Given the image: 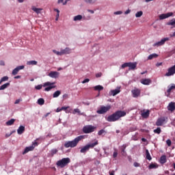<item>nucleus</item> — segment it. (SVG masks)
Listing matches in <instances>:
<instances>
[{
	"instance_id": "22",
	"label": "nucleus",
	"mask_w": 175,
	"mask_h": 175,
	"mask_svg": "<svg viewBox=\"0 0 175 175\" xmlns=\"http://www.w3.org/2000/svg\"><path fill=\"white\" fill-rule=\"evenodd\" d=\"M173 90H175V85L174 84H172L171 85L168 86V89L167 90V92L168 95H170V92H172V91H173Z\"/></svg>"
},
{
	"instance_id": "24",
	"label": "nucleus",
	"mask_w": 175,
	"mask_h": 175,
	"mask_svg": "<svg viewBox=\"0 0 175 175\" xmlns=\"http://www.w3.org/2000/svg\"><path fill=\"white\" fill-rule=\"evenodd\" d=\"M31 10H33L35 12V13H36L37 14H40V12H42V10H43V9H42V8H37L36 7H32Z\"/></svg>"
},
{
	"instance_id": "20",
	"label": "nucleus",
	"mask_w": 175,
	"mask_h": 175,
	"mask_svg": "<svg viewBox=\"0 0 175 175\" xmlns=\"http://www.w3.org/2000/svg\"><path fill=\"white\" fill-rule=\"evenodd\" d=\"M25 131V127L24 126H20L17 130L18 135H23Z\"/></svg>"
},
{
	"instance_id": "44",
	"label": "nucleus",
	"mask_w": 175,
	"mask_h": 175,
	"mask_svg": "<svg viewBox=\"0 0 175 175\" xmlns=\"http://www.w3.org/2000/svg\"><path fill=\"white\" fill-rule=\"evenodd\" d=\"M105 130H103V129H101V130H100L98 132V136H102V135H103V133H105Z\"/></svg>"
},
{
	"instance_id": "5",
	"label": "nucleus",
	"mask_w": 175,
	"mask_h": 175,
	"mask_svg": "<svg viewBox=\"0 0 175 175\" xmlns=\"http://www.w3.org/2000/svg\"><path fill=\"white\" fill-rule=\"evenodd\" d=\"M96 129V126L92 125H86L83 126L82 131L83 133H92V132H95Z\"/></svg>"
},
{
	"instance_id": "53",
	"label": "nucleus",
	"mask_w": 175,
	"mask_h": 175,
	"mask_svg": "<svg viewBox=\"0 0 175 175\" xmlns=\"http://www.w3.org/2000/svg\"><path fill=\"white\" fill-rule=\"evenodd\" d=\"M133 165L135 166V167H139V166H140V164L137 162H135L133 163Z\"/></svg>"
},
{
	"instance_id": "31",
	"label": "nucleus",
	"mask_w": 175,
	"mask_h": 175,
	"mask_svg": "<svg viewBox=\"0 0 175 175\" xmlns=\"http://www.w3.org/2000/svg\"><path fill=\"white\" fill-rule=\"evenodd\" d=\"M59 95H61V91L57 90L56 92H55L53 93V98H58V96H59Z\"/></svg>"
},
{
	"instance_id": "35",
	"label": "nucleus",
	"mask_w": 175,
	"mask_h": 175,
	"mask_svg": "<svg viewBox=\"0 0 175 175\" xmlns=\"http://www.w3.org/2000/svg\"><path fill=\"white\" fill-rule=\"evenodd\" d=\"M83 18V16L77 15L74 17V21H80Z\"/></svg>"
},
{
	"instance_id": "33",
	"label": "nucleus",
	"mask_w": 175,
	"mask_h": 175,
	"mask_svg": "<svg viewBox=\"0 0 175 175\" xmlns=\"http://www.w3.org/2000/svg\"><path fill=\"white\" fill-rule=\"evenodd\" d=\"M15 121H16V120L11 119V120H8V122H6V125H8V126H10V125H13V124H14Z\"/></svg>"
},
{
	"instance_id": "15",
	"label": "nucleus",
	"mask_w": 175,
	"mask_h": 175,
	"mask_svg": "<svg viewBox=\"0 0 175 175\" xmlns=\"http://www.w3.org/2000/svg\"><path fill=\"white\" fill-rule=\"evenodd\" d=\"M24 68H25L24 66H17L16 68H14L12 70V74L13 75V76H16V75H17L18 73V72H20V70H22V69H24Z\"/></svg>"
},
{
	"instance_id": "63",
	"label": "nucleus",
	"mask_w": 175,
	"mask_h": 175,
	"mask_svg": "<svg viewBox=\"0 0 175 175\" xmlns=\"http://www.w3.org/2000/svg\"><path fill=\"white\" fill-rule=\"evenodd\" d=\"M55 12H57V14H59V10L58 9H55Z\"/></svg>"
},
{
	"instance_id": "61",
	"label": "nucleus",
	"mask_w": 175,
	"mask_h": 175,
	"mask_svg": "<svg viewBox=\"0 0 175 175\" xmlns=\"http://www.w3.org/2000/svg\"><path fill=\"white\" fill-rule=\"evenodd\" d=\"M0 65H1L2 66H5V62L1 61L0 62Z\"/></svg>"
},
{
	"instance_id": "18",
	"label": "nucleus",
	"mask_w": 175,
	"mask_h": 175,
	"mask_svg": "<svg viewBox=\"0 0 175 175\" xmlns=\"http://www.w3.org/2000/svg\"><path fill=\"white\" fill-rule=\"evenodd\" d=\"M142 84H144V85H150L151 84V79H143L141 80Z\"/></svg>"
},
{
	"instance_id": "50",
	"label": "nucleus",
	"mask_w": 175,
	"mask_h": 175,
	"mask_svg": "<svg viewBox=\"0 0 175 175\" xmlns=\"http://www.w3.org/2000/svg\"><path fill=\"white\" fill-rule=\"evenodd\" d=\"M90 79H85L82 81V84H85V83H89Z\"/></svg>"
},
{
	"instance_id": "14",
	"label": "nucleus",
	"mask_w": 175,
	"mask_h": 175,
	"mask_svg": "<svg viewBox=\"0 0 175 175\" xmlns=\"http://www.w3.org/2000/svg\"><path fill=\"white\" fill-rule=\"evenodd\" d=\"M174 73H175V65L168 68V72L165 74V76L169 77V76H173Z\"/></svg>"
},
{
	"instance_id": "64",
	"label": "nucleus",
	"mask_w": 175,
	"mask_h": 175,
	"mask_svg": "<svg viewBox=\"0 0 175 175\" xmlns=\"http://www.w3.org/2000/svg\"><path fill=\"white\" fill-rule=\"evenodd\" d=\"M109 175H114V171H111V172H109Z\"/></svg>"
},
{
	"instance_id": "36",
	"label": "nucleus",
	"mask_w": 175,
	"mask_h": 175,
	"mask_svg": "<svg viewBox=\"0 0 175 175\" xmlns=\"http://www.w3.org/2000/svg\"><path fill=\"white\" fill-rule=\"evenodd\" d=\"M76 113L79 114V116H81V111H80V109L77 108L75 109L72 111V114H76Z\"/></svg>"
},
{
	"instance_id": "46",
	"label": "nucleus",
	"mask_w": 175,
	"mask_h": 175,
	"mask_svg": "<svg viewBox=\"0 0 175 175\" xmlns=\"http://www.w3.org/2000/svg\"><path fill=\"white\" fill-rule=\"evenodd\" d=\"M166 143H167V146L168 147H170V146H172V140H170V139H167Z\"/></svg>"
},
{
	"instance_id": "1",
	"label": "nucleus",
	"mask_w": 175,
	"mask_h": 175,
	"mask_svg": "<svg viewBox=\"0 0 175 175\" xmlns=\"http://www.w3.org/2000/svg\"><path fill=\"white\" fill-rule=\"evenodd\" d=\"M125 116H126V112L124 111H117L112 115L109 116L107 121H108V122H116V121H118V120L122 117H125Z\"/></svg>"
},
{
	"instance_id": "54",
	"label": "nucleus",
	"mask_w": 175,
	"mask_h": 175,
	"mask_svg": "<svg viewBox=\"0 0 175 175\" xmlns=\"http://www.w3.org/2000/svg\"><path fill=\"white\" fill-rule=\"evenodd\" d=\"M20 102H21V99H17V100H16L14 104L15 105H18V103H20Z\"/></svg>"
},
{
	"instance_id": "13",
	"label": "nucleus",
	"mask_w": 175,
	"mask_h": 175,
	"mask_svg": "<svg viewBox=\"0 0 175 175\" xmlns=\"http://www.w3.org/2000/svg\"><path fill=\"white\" fill-rule=\"evenodd\" d=\"M133 98H139L140 96V89L135 88L131 91Z\"/></svg>"
},
{
	"instance_id": "27",
	"label": "nucleus",
	"mask_w": 175,
	"mask_h": 175,
	"mask_svg": "<svg viewBox=\"0 0 175 175\" xmlns=\"http://www.w3.org/2000/svg\"><path fill=\"white\" fill-rule=\"evenodd\" d=\"M9 85H10V83H6L3 85H2L1 87H0V91H2L3 90H6V88L7 87H9Z\"/></svg>"
},
{
	"instance_id": "48",
	"label": "nucleus",
	"mask_w": 175,
	"mask_h": 175,
	"mask_svg": "<svg viewBox=\"0 0 175 175\" xmlns=\"http://www.w3.org/2000/svg\"><path fill=\"white\" fill-rule=\"evenodd\" d=\"M95 1L96 0H85V2H87V3H95Z\"/></svg>"
},
{
	"instance_id": "17",
	"label": "nucleus",
	"mask_w": 175,
	"mask_h": 175,
	"mask_svg": "<svg viewBox=\"0 0 175 175\" xmlns=\"http://www.w3.org/2000/svg\"><path fill=\"white\" fill-rule=\"evenodd\" d=\"M62 55H65L66 54H70L72 53V49L68 47H66L65 49H62Z\"/></svg>"
},
{
	"instance_id": "9",
	"label": "nucleus",
	"mask_w": 175,
	"mask_h": 175,
	"mask_svg": "<svg viewBox=\"0 0 175 175\" xmlns=\"http://www.w3.org/2000/svg\"><path fill=\"white\" fill-rule=\"evenodd\" d=\"M168 40H170V38H164L161 40V41H159L153 44L154 47H159V46H163L166 42H168Z\"/></svg>"
},
{
	"instance_id": "26",
	"label": "nucleus",
	"mask_w": 175,
	"mask_h": 175,
	"mask_svg": "<svg viewBox=\"0 0 175 175\" xmlns=\"http://www.w3.org/2000/svg\"><path fill=\"white\" fill-rule=\"evenodd\" d=\"M94 91H102L103 90V86L98 85L94 87Z\"/></svg>"
},
{
	"instance_id": "7",
	"label": "nucleus",
	"mask_w": 175,
	"mask_h": 175,
	"mask_svg": "<svg viewBox=\"0 0 175 175\" xmlns=\"http://www.w3.org/2000/svg\"><path fill=\"white\" fill-rule=\"evenodd\" d=\"M36 146H38V142H33L31 146L26 147L25 148L24 151L23 152V155H25V154L29 152V151H33Z\"/></svg>"
},
{
	"instance_id": "55",
	"label": "nucleus",
	"mask_w": 175,
	"mask_h": 175,
	"mask_svg": "<svg viewBox=\"0 0 175 175\" xmlns=\"http://www.w3.org/2000/svg\"><path fill=\"white\" fill-rule=\"evenodd\" d=\"M102 77V72L96 74V77Z\"/></svg>"
},
{
	"instance_id": "28",
	"label": "nucleus",
	"mask_w": 175,
	"mask_h": 175,
	"mask_svg": "<svg viewBox=\"0 0 175 175\" xmlns=\"http://www.w3.org/2000/svg\"><path fill=\"white\" fill-rule=\"evenodd\" d=\"M27 65H29V66L38 65V62L36 61V60L29 61V62H27Z\"/></svg>"
},
{
	"instance_id": "45",
	"label": "nucleus",
	"mask_w": 175,
	"mask_h": 175,
	"mask_svg": "<svg viewBox=\"0 0 175 175\" xmlns=\"http://www.w3.org/2000/svg\"><path fill=\"white\" fill-rule=\"evenodd\" d=\"M57 152H58V150L57 149H53L51 150V155H55V154H57Z\"/></svg>"
},
{
	"instance_id": "16",
	"label": "nucleus",
	"mask_w": 175,
	"mask_h": 175,
	"mask_svg": "<svg viewBox=\"0 0 175 175\" xmlns=\"http://www.w3.org/2000/svg\"><path fill=\"white\" fill-rule=\"evenodd\" d=\"M136 66H137V63L129 62L128 68H129V70H134V69H136Z\"/></svg>"
},
{
	"instance_id": "60",
	"label": "nucleus",
	"mask_w": 175,
	"mask_h": 175,
	"mask_svg": "<svg viewBox=\"0 0 175 175\" xmlns=\"http://www.w3.org/2000/svg\"><path fill=\"white\" fill-rule=\"evenodd\" d=\"M58 18H59V14H57L56 15V18H55L56 21H58Z\"/></svg>"
},
{
	"instance_id": "51",
	"label": "nucleus",
	"mask_w": 175,
	"mask_h": 175,
	"mask_svg": "<svg viewBox=\"0 0 175 175\" xmlns=\"http://www.w3.org/2000/svg\"><path fill=\"white\" fill-rule=\"evenodd\" d=\"M68 98H69V95L68 94H64L63 95V98L64 99H68Z\"/></svg>"
},
{
	"instance_id": "19",
	"label": "nucleus",
	"mask_w": 175,
	"mask_h": 175,
	"mask_svg": "<svg viewBox=\"0 0 175 175\" xmlns=\"http://www.w3.org/2000/svg\"><path fill=\"white\" fill-rule=\"evenodd\" d=\"M167 110H169L170 111H174L175 103L171 102L167 106Z\"/></svg>"
},
{
	"instance_id": "23",
	"label": "nucleus",
	"mask_w": 175,
	"mask_h": 175,
	"mask_svg": "<svg viewBox=\"0 0 175 175\" xmlns=\"http://www.w3.org/2000/svg\"><path fill=\"white\" fill-rule=\"evenodd\" d=\"M142 116L143 118H148L150 117V111L147 110L142 113Z\"/></svg>"
},
{
	"instance_id": "47",
	"label": "nucleus",
	"mask_w": 175,
	"mask_h": 175,
	"mask_svg": "<svg viewBox=\"0 0 175 175\" xmlns=\"http://www.w3.org/2000/svg\"><path fill=\"white\" fill-rule=\"evenodd\" d=\"M129 66V62L128 63H124L122 65V68L124 69L125 68H128Z\"/></svg>"
},
{
	"instance_id": "32",
	"label": "nucleus",
	"mask_w": 175,
	"mask_h": 175,
	"mask_svg": "<svg viewBox=\"0 0 175 175\" xmlns=\"http://www.w3.org/2000/svg\"><path fill=\"white\" fill-rule=\"evenodd\" d=\"M167 25H172V27H175V18L172 19L169 22L167 23Z\"/></svg>"
},
{
	"instance_id": "62",
	"label": "nucleus",
	"mask_w": 175,
	"mask_h": 175,
	"mask_svg": "<svg viewBox=\"0 0 175 175\" xmlns=\"http://www.w3.org/2000/svg\"><path fill=\"white\" fill-rule=\"evenodd\" d=\"M14 79H21V76L20 75L16 76L14 77Z\"/></svg>"
},
{
	"instance_id": "37",
	"label": "nucleus",
	"mask_w": 175,
	"mask_h": 175,
	"mask_svg": "<svg viewBox=\"0 0 175 175\" xmlns=\"http://www.w3.org/2000/svg\"><path fill=\"white\" fill-rule=\"evenodd\" d=\"M37 103L38 105H40V106H42V105H44V99L40 98L38 100Z\"/></svg>"
},
{
	"instance_id": "29",
	"label": "nucleus",
	"mask_w": 175,
	"mask_h": 175,
	"mask_svg": "<svg viewBox=\"0 0 175 175\" xmlns=\"http://www.w3.org/2000/svg\"><path fill=\"white\" fill-rule=\"evenodd\" d=\"M153 58H158V54L152 53L148 57V59H153Z\"/></svg>"
},
{
	"instance_id": "10",
	"label": "nucleus",
	"mask_w": 175,
	"mask_h": 175,
	"mask_svg": "<svg viewBox=\"0 0 175 175\" xmlns=\"http://www.w3.org/2000/svg\"><path fill=\"white\" fill-rule=\"evenodd\" d=\"M166 120H167V118L165 117H161L157 119L156 122L157 126H162L163 124L166 122Z\"/></svg>"
},
{
	"instance_id": "39",
	"label": "nucleus",
	"mask_w": 175,
	"mask_h": 175,
	"mask_svg": "<svg viewBox=\"0 0 175 175\" xmlns=\"http://www.w3.org/2000/svg\"><path fill=\"white\" fill-rule=\"evenodd\" d=\"M8 80H9V77H3L1 78V79L0 80V85L2 84V83H3V81H8Z\"/></svg>"
},
{
	"instance_id": "34",
	"label": "nucleus",
	"mask_w": 175,
	"mask_h": 175,
	"mask_svg": "<svg viewBox=\"0 0 175 175\" xmlns=\"http://www.w3.org/2000/svg\"><path fill=\"white\" fill-rule=\"evenodd\" d=\"M146 159H148V161H151L152 158L151 157V154H150V152L148 151V150H146Z\"/></svg>"
},
{
	"instance_id": "52",
	"label": "nucleus",
	"mask_w": 175,
	"mask_h": 175,
	"mask_svg": "<svg viewBox=\"0 0 175 175\" xmlns=\"http://www.w3.org/2000/svg\"><path fill=\"white\" fill-rule=\"evenodd\" d=\"M115 15L122 14V11H118L113 13Z\"/></svg>"
},
{
	"instance_id": "4",
	"label": "nucleus",
	"mask_w": 175,
	"mask_h": 175,
	"mask_svg": "<svg viewBox=\"0 0 175 175\" xmlns=\"http://www.w3.org/2000/svg\"><path fill=\"white\" fill-rule=\"evenodd\" d=\"M98 144H99V142H98V140H96L94 143L88 144L81 148L80 152L81 154H85L87 151H90V148H94V147H95L96 146H98Z\"/></svg>"
},
{
	"instance_id": "11",
	"label": "nucleus",
	"mask_w": 175,
	"mask_h": 175,
	"mask_svg": "<svg viewBox=\"0 0 175 175\" xmlns=\"http://www.w3.org/2000/svg\"><path fill=\"white\" fill-rule=\"evenodd\" d=\"M173 16V12H167L166 14H162L159 16V20H165V18H169Z\"/></svg>"
},
{
	"instance_id": "41",
	"label": "nucleus",
	"mask_w": 175,
	"mask_h": 175,
	"mask_svg": "<svg viewBox=\"0 0 175 175\" xmlns=\"http://www.w3.org/2000/svg\"><path fill=\"white\" fill-rule=\"evenodd\" d=\"M161 132H162V131L161 130V127H157V129L154 130V133H157V135H159Z\"/></svg>"
},
{
	"instance_id": "8",
	"label": "nucleus",
	"mask_w": 175,
	"mask_h": 175,
	"mask_svg": "<svg viewBox=\"0 0 175 175\" xmlns=\"http://www.w3.org/2000/svg\"><path fill=\"white\" fill-rule=\"evenodd\" d=\"M110 109H111V106L110 105H107L106 107L101 106L100 108L98 110H97L96 113L98 114H105V113H107V111H109Z\"/></svg>"
},
{
	"instance_id": "59",
	"label": "nucleus",
	"mask_w": 175,
	"mask_h": 175,
	"mask_svg": "<svg viewBox=\"0 0 175 175\" xmlns=\"http://www.w3.org/2000/svg\"><path fill=\"white\" fill-rule=\"evenodd\" d=\"M59 111H62V109H61V108H57V109H56V112H57V113H59Z\"/></svg>"
},
{
	"instance_id": "57",
	"label": "nucleus",
	"mask_w": 175,
	"mask_h": 175,
	"mask_svg": "<svg viewBox=\"0 0 175 175\" xmlns=\"http://www.w3.org/2000/svg\"><path fill=\"white\" fill-rule=\"evenodd\" d=\"M88 12L89 13H91V14H94V10H88Z\"/></svg>"
},
{
	"instance_id": "40",
	"label": "nucleus",
	"mask_w": 175,
	"mask_h": 175,
	"mask_svg": "<svg viewBox=\"0 0 175 175\" xmlns=\"http://www.w3.org/2000/svg\"><path fill=\"white\" fill-rule=\"evenodd\" d=\"M118 156V150L117 149H114V152L113 154V158H114V159H116V158H117Z\"/></svg>"
},
{
	"instance_id": "6",
	"label": "nucleus",
	"mask_w": 175,
	"mask_h": 175,
	"mask_svg": "<svg viewBox=\"0 0 175 175\" xmlns=\"http://www.w3.org/2000/svg\"><path fill=\"white\" fill-rule=\"evenodd\" d=\"M54 84H55V83L53 82H45L43 83V87H46L44 88V91L46 92H49V91H51V90H53V88H55V85H54Z\"/></svg>"
},
{
	"instance_id": "3",
	"label": "nucleus",
	"mask_w": 175,
	"mask_h": 175,
	"mask_svg": "<svg viewBox=\"0 0 175 175\" xmlns=\"http://www.w3.org/2000/svg\"><path fill=\"white\" fill-rule=\"evenodd\" d=\"M70 163V159L69 157L63 158L61 160H59L56 163V165L57 167H61L62 169L65 167V166H68Z\"/></svg>"
},
{
	"instance_id": "56",
	"label": "nucleus",
	"mask_w": 175,
	"mask_h": 175,
	"mask_svg": "<svg viewBox=\"0 0 175 175\" xmlns=\"http://www.w3.org/2000/svg\"><path fill=\"white\" fill-rule=\"evenodd\" d=\"M69 107H62V108H61V110L62 111V110H68V109H69Z\"/></svg>"
},
{
	"instance_id": "58",
	"label": "nucleus",
	"mask_w": 175,
	"mask_h": 175,
	"mask_svg": "<svg viewBox=\"0 0 175 175\" xmlns=\"http://www.w3.org/2000/svg\"><path fill=\"white\" fill-rule=\"evenodd\" d=\"M131 13V10H127L125 12L124 14H129Z\"/></svg>"
},
{
	"instance_id": "38",
	"label": "nucleus",
	"mask_w": 175,
	"mask_h": 175,
	"mask_svg": "<svg viewBox=\"0 0 175 175\" xmlns=\"http://www.w3.org/2000/svg\"><path fill=\"white\" fill-rule=\"evenodd\" d=\"M158 167V165L155 163H151L149 165V169H157Z\"/></svg>"
},
{
	"instance_id": "30",
	"label": "nucleus",
	"mask_w": 175,
	"mask_h": 175,
	"mask_svg": "<svg viewBox=\"0 0 175 175\" xmlns=\"http://www.w3.org/2000/svg\"><path fill=\"white\" fill-rule=\"evenodd\" d=\"M111 94L113 95V96H116L118 94H120V90L116 89L111 91Z\"/></svg>"
},
{
	"instance_id": "12",
	"label": "nucleus",
	"mask_w": 175,
	"mask_h": 175,
	"mask_svg": "<svg viewBox=\"0 0 175 175\" xmlns=\"http://www.w3.org/2000/svg\"><path fill=\"white\" fill-rule=\"evenodd\" d=\"M48 76L51 77V79H58L59 77V72L57 71H51L49 73Z\"/></svg>"
},
{
	"instance_id": "2",
	"label": "nucleus",
	"mask_w": 175,
	"mask_h": 175,
	"mask_svg": "<svg viewBox=\"0 0 175 175\" xmlns=\"http://www.w3.org/2000/svg\"><path fill=\"white\" fill-rule=\"evenodd\" d=\"M83 139H84V135H79L72 141L66 142L64 143V147L65 148H69V147H70L71 148H75V147H76L77 144H79V142H81Z\"/></svg>"
},
{
	"instance_id": "21",
	"label": "nucleus",
	"mask_w": 175,
	"mask_h": 175,
	"mask_svg": "<svg viewBox=\"0 0 175 175\" xmlns=\"http://www.w3.org/2000/svg\"><path fill=\"white\" fill-rule=\"evenodd\" d=\"M126 148V144H124L122 146H120L121 154L122 155H123V157H125L126 155V152H125Z\"/></svg>"
},
{
	"instance_id": "25",
	"label": "nucleus",
	"mask_w": 175,
	"mask_h": 175,
	"mask_svg": "<svg viewBox=\"0 0 175 175\" xmlns=\"http://www.w3.org/2000/svg\"><path fill=\"white\" fill-rule=\"evenodd\" d=\"M160 163H161V165H163L164 163H166V155H162L161 157Z\"/></svg>"
},
{
	"instance_id": "49",
	"label": "nucleus",
	"mask_w": 175,
	"mask_h": 175,
	"mask_svg": "<svg viewBox=\"0 0 175 175\" xmlns=\"http://www.w3.org/2000/svg\"><path fill=\"white\" fill-rule=\"evenodd\" d=\"M42 87H43V85H38L35 88L36 90H42Z\"/></svg>"
},
{
	"instance_id": "43",
	"label": "nucleus",
	"mask_w": 175,
	"mask_h": 175,
	"mask_svg": "<svg viewBox=\"0 0 175 175\" xmlns=\"http://www.w3.org/2000/svg\"><path fill=\"white\" fill-rule=\"evenodd\" d=\"M53 53H54V54H56V55H62V51H58L57 50H53Z\"/></svg>"
},
{
	"instance_id": "42",
	"label": "nucleus",
	"mask_w": 175,
	"mask_h": 175,
	"mask_svg": "<svg viewBox=\"0 0 175 175\" xmlns=\"http://www.w3.org/2000/svg\"><path fill=\"white\" fill-rule=\"evenodd\" d=\"M142 16H143V12L142 11L137 12L135 14V17H137V18L142 17Z\"/></svg>"
}]
</instances>
